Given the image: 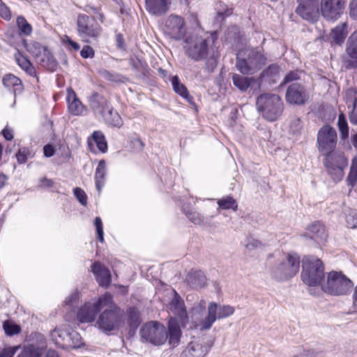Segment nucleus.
I'll return each instance as SVG.
<instances>
[{
  "label": "nucleus",
  "instance_id": "f3484780",
  "mask_svg": "<svg viewBox=\"0 0 357 357\" xmlns=\"http://www.w3.org/2000/svg\"><path fill=\"white\" fill-rule=\"evenodd\" d=\"M165 31L172 38L181 40L186 33L184 19L179 15L171 14L165 20Z\"/></svg>",
  "mask_w": 357,
  "mask_h": 357
},
{
  "label": "nucleus",
  "instance_id": "052dcab7",
  "mask_svg": "<svg viewBox=\"0 0 357 357\" xmlns=\"http://www.w3.org/2000/svg\"><path fill=\"white\" fill-rule=\"evenodd\" d=\"M80 55L84 59L93 58L94 56V50L90 46L84 45L80 52Z\"/></svg>",
  "mask_w": 357,
  "mask_h": 357
},
{
  "label": "nucleus",
  "instance_id": "cd10ccee",
  "mask_svg": "<svg viewBox=\"0 0 357 357\" xmlns=\"http://www.w3.org/2000/svg\"><path fill=\"white\" fill-rule=\"evenodd\" d=\"M309 232L310 238L319 243L325 241L328 236L325 227L319 222L310 226Z\"/></svg>",
  "mask_w": 357,
  "mask_h": 357
},
{
  "label": "nucleus",
  "instance_id": "4468645a",
  "mask_svg": "<svg viewBox=\"0 0 357 357\" xmlns=\"http://www.w3.org/2000/svg\"><path fill=\"white\" fill-rule=\"evenodd\" d=\"M310 98L309 91L306 86L299 82L290 84L285 93V100L293 105H303L308 102Z\"/></svg>",
  "mask_w": 357,
  "mask_h": 357
},
{
  "label": "nucleus",
  "instance_id": "1a4fd4ad",
  "mask_svg": "<svg viewBox=\"0 0 357 357\" xmlns=\"http://www.w3.org/2000/svg\"><path fill=\"white\" fill-rule=\"evenodd\" d=\"M324 155V163L328 174L335 182L340 181L344 175V170L348 165L344 153L335 151Z\"/></svg>",
  "mask_w": 357,
  "mask_h": 357
},
{
  "label": "nucleus",
  "instance_id": "5701e85b",
  "mask_svg": "<svg viewBox=\"0 0 357 357\" xmlns=\"http://www.w3.org/2000/svg\"><path fill=\"white\" fill-rule=\"evenodd\" d=\"M206 301L201 300L199 303L192 308L191 312V321L195 328H199L204 331V323L205 321L204 310L206 308Z\"/></svg>",
  "mask_w": 357,
  "mask_h": 357
},
{
  "label": "nucleus",
  "instance_id": "f8f14e48",
  "mask_svg": "<svg viewBox=\"0 0 357 357\" xmlns=\"http://www.w3.org/2000/svg\"><path fill=\"white\" fill-rule=\"evenodd\" d=\"M336 130L330 126H323L317 133V148L324 155L335 151L337 145Z\"/></svg>",
  "mask_w": 357,
  "mask_h": 357
},
{
  "label": "nucleus",
  "instance_id": "473e14b6",
  "mask_svg": "<svg viewBox=\"0 0 357 357\" xmlns=\"http://www.w3.org/2000/svg\"><path fill=\"white\" fill-rule=\"evenodd\" d=\"M105 122L114 127L120 128L123 126V121L119 113L114 110L111 106L102 116Z\"/></svg>",
  "mask_w": 357,
  "mask_h": 357
},
{
  "label": "nucleus",
  "instance_id": "7ed1b4c3",
  "mask_svg": "<svg viewBox=\"0 0 357 357\" xmlns=\"http://www.w3.org/2000/svg\"><path fill=\"white\" fill-rule=\"evenodd\" d=\"M103 312L99 315L96 326L105 333H109L119 329L123 323V311L113 302L103 308Z\"/></svg>",
  "mask_w": 357,
  "mask_h": 357
},
{
  "label": "nucleus",
  "instance_id": "423d86ee",
  "mask_svg": "<svg viewBox=\"0 0 357 357\" xmlns=\"http://www.w3.org/2000/svg\"><path fill=\"white\" fill-rule=\"evenodd\" d=\"M77 26L79 36L86 43L97 41L102 32V26L92 15L79 14L77 16Z\"/></svg>",
  "mask_w": 357,
  "mask_h": 357
},
{
  "label": "nucleus",
  "instance_id": "2f4dec72",
  "mask_svg": "<svg viewBox=\"0 0 357 357\" xmlns=\"http://www.w3.org/2000/svg\"><path fill=\"white\" fill-rule=\"evenodd\" d=\"M66 335L65 342H62L61 347L63 348H78L82 344V337L80 335L71 328L69 329L68 334H64Z\"/></svg>",
  "mask_w": 357,
  "mask_h": 357
},
{
  "label": "nucleus",
  "instance_id": "f03ea898",
  "mask_svg": "<svg viewBox=\"0 0 357 357\" xmlns=\"http://www.w3.org/2000/svg\"><path fill=\"white\" fill-rule=\"evenodd\" d=\"M256 106L262 117L275 121L282 115L284 104L281 97L275 93H264L257 98Z\"/></svg>",
  "mask_w": 357,
  "mask_h": 357
},
{
  "label": "nucleus",
  "instance_id": "bf43d9fd",
  "mask_svg": "<svg viewBox=\"0 0 357 357\" xmlns=\"http://www.w3.org/2000/svg\"><path fill=\"white\" fill-rule=\"evenodd\" d=\"M302 128V122L300 119L295 118L290 123V130L293 134L298 133Z\"/></svg>",
  "mask_w": 357,
  "mask_h": 357
},
{
  "label": "nucleus",
  "instance_id": "c756f323",
  "mask_svg": "<svg viewBox=\"0 0 357 357\" xmlns=\"http://www.w3.org/2000/svg\"><path fill=\"white\" fill-rule=\"evenodd\" d=\"M168 335L169 343L172 346L178 344L180 340L181 331L178 321L172 317L168 323Z\"/></svg>",
  "mask_w": 357,
  "mask_h": 357
},
{
  "label": "nucleus",
  "instance_id": "dca6fc26",
  "mask_svg": "<svg viewBox=\"0 0 357 357\" xmlns=\"http://www.w3.org/2000/svg\"><path fill=\"white\" fill-rule=\"evenodd\" d=\"M296 13L302 19L315 22L319 17V0H296Z\"/></svg>",
  "mask_w": 357,
  "mask_h": 357
},
{
  "label": "nucleus",
  "instance_id": "6e6d98bb",
  "mask_svg": "<svg viewBox=\"0 0 357 357\" xmlns=\"http://www.w3.org/2000/svg\"><path fill=\"white\" fill-rule=\"evenodd\" d=\"M94 225L96 227L97 234H98V239L102 243L104 241V237H103V227H102V220L100 217H96L94 220Z\"/></svg>",
  "mask_w": 357,
  "mask_h": 357
},
{
  "label": "nucleus",
  "instance_id": "0e129e2a",
  "mask_svg": "<svg viewBox=\"0 0 357 357\" xmlns=\"http://www.w3.org/2000/svg\"><path fill=\"white\" fill-rule=\"evenodd\" d=\"M15 351L14 347L0 348V357H13Z\"/></svg>",
  "mask_w": 357,
  "mask_h": 357
},
{
  "label": "nucleus",
  "instance_id": "c85d7f7f",
  "mask_svg": "<svg viewBox=\"0 0 357 357\" xmlns=\"http://www.w3.org/2000/svg\"><path fill=\"white\" fill-rule=\"evenodd\" d=\"M36 61L41 66L52 72L56 70L57 67L56 59L47 48L45 49V51L39 56H37Z\"/></svg>",
  "mask_w": 357,
  "mask_h": 357
},
{
  "label": "nucleus",
  "instance_id": "680f3d73",
  "mask_svg": "<svg viewBox=\"0 0 357 357\" xmlns=\"http://www.w3.org/2000/svg\"><path fill=\"white\" fill-rule=\"evenodd\" d=\"M0 15L5 20L10 19V13L6 5L0 0Z\"/></svg>",
  "mask_w": 357,
  "mask_h": 357
},
{
  "label": "nucleus",
  "instance_id": "c03bdc74",
  "mask_svg": "<svg viewBox=\"0 0 357 357\" xmlns=\"http://www.w3.org/2000/svg\"><path fill=\"white\" fill-rule=\"evenodd\" d=\"M17 25L21 34L29 36L31 33L32 27L24 17L19 16L17 18Z\"/></svg>",
  "mask_w": 357,
  "mask_h": 357
},
{
  "label": "nucleus",
  "instance_id": "49530a36",
  "mask_svg": "<svg viewBox=\"0 0 357 357\" xmlns=\"http://www.w3.org/2000/svg\"><path fill=\"white\" fill-rule=\"evenodd\" d=\"M344 99L346 103L349 107L351 105L354 107L357 105V89L351 88L345 92Z\"/></svg>",
  "mask_w": 357,
  "mask_h": 357
},
{
  "label": "nucleus",
  "instance_id": "9d476101",
  "mask_svg": "<svg viewBox=\"0 0 357 357\" xmlns=\"http://www.w3.org/2000/svg\"><path fill=\"white\" fill-rule=\"evenodd\" d=\"M112 303V295L106 293L96 301L86 303L77 312V319L82 323L95 321L98 312Z\"/></svg>",
  "mask_w": 357,
  "mask_h": 357
},
{
  "label": "nucleus",
  "instance_id": "37998d69",
  "mask_svg": "<svg viewBox=\"0 0 357 357\" xmlns=\"http://www.w3.org/2000/svg\"><path fill=\"white\" fill-rule=\"evenodd\" d=\"M338 128L341 135V137L344 139L349 136V126L344 114L341 113L338 116L337 121Z\"/></svg>",
  "mask_w": 357,
  "mask_h": 357
},
{
  "label": "nucleus",
  "instance_id": "e2e57ef3",
  "mask_svg": "<svg viewBox=\"0 0 357 357\" xmlns=\"http://www.w3.org/2000/svg\"><path fill=\"white\" fill-rule=\"evenodd\" d=\"M350 17L357 20V0H351L349 5Z\"/></svg>",
  "mask_w": 357,
  "mask_h": 357
},
{
  "label": "nucleus",
  "instance_id": "20e7f679",
  "mask_svg": "<svg viewBox=\"0 0 357 357\" xmlns=\"http://www.w3.org/2000/svg\"><path fill=\"white\" fill-rule=\"evenodd\" d=\"M324 264L322 261L314 257L307 256L303 259V271L301 278L308 286L321 284L324 278Z\"/></svg>",
  "mask_w": 357,
  "mask_h": 357
},
{
  "label": "nucleus",
  "instance_id": "a18cd8bd",
  "mask_svg": "<svg viewBox=\"0 0 357 357\" xmlns=\"http://www.w3.org/2000/svg\"><path fill=\"white\" fill-rule=\"evenodd\" d=\"M218 206L222 209H232L236 211L238 205L236 200L231 197L222 198L218 201Z\"/></svg>",
  "mask_w": 357,
  "mask_h": 357
},
{
  "label": "nucleus",
  "instance_id": "39448f33",
  "mask_svg": "<svg viewBox=\"0 0 357 357\" xmlns=\"http://www.w3.org/2000/svg\"><path fill=\"white\" fill-rule=\"evenodd\" d=\"M354 283L341 272L331 271L328 274L327 280L321 282L322 290L331 295L341 296L349 294Z\"/></svg>",
  "mask_w": 357,
  "mask_h": 357
},
{
  "label": "nucleus",
  "instance_id": "0eeeda50",
  "mask_svg": "<svg viewBox=\"0 0 357 357\" xmlns=\"http://www.w3.org/2000/svg\"><path fill=\"white\" fill-rule=\"evenodd\" d=\"M300 263V257L297 254H288L272 268L271 275L277 280L292 278L299 271Z\"/></svg>",
  "mask_w": 357,
  "mask_h": 357
},
{
  "label": "nucleus",
  "instance_id": "e433bc0d",
  "mask_svg": "<svg viewBox=\"0 0 357 357\" xmlns=\"http://www.w3.org/2000/svg\"><path fill=\"white\" fill-rule=\"evenodd\" d=\"M171 82L174 91L190 102L192 98L189 95L185 86L181 83L178 76H173L171 79Z\"/></svg>",
  "mask_w": 357,
  "mask_h": 357
},
{
  "label": "nucleus",
  "instance_id": "7c9ffc66",
  "mask_svg": "<svg viewBox=\"0 0 357 357\" xmlns=\"http://www.w3.org/2000/svg\"><path fill=\"white\" fill-rule=\"evenodd\" d=\"M188 284L192 289H199L203 287L206 282V278L204 273L201 271H191L187 277Z\"/></svg>",
  "mask_w": 357,
  "mask_h": 357
},
{
  "label": "nucleus",
  "instance_id": "c9c22d12",
  "mask_svg": "<svg viewBox=\"0 0 357 357\" xmlns=\"http://www.w3.org/2000/svg\"><path fill=\"white\" fill-rule=\"evenodd\" d=\"M106 172V162L104 160H101L96 167L95 173L96 186L98 191L100 190L104 185Z\"/></svg>",
  "mask_w": 357,
  "mask_h": 357
},
{
  "label": "nucleus",
  "instance_id": "412c9836",
  "mask_svg": "<svg viewBox=\"0 0 357 357\" xmlns=\"http://www.w3.org/2000/svg\"><path fill=\"white\" fill-rule=\"evenodd\" d=\"M171 0H145L147 11L153 15L161 16L169 9Z\"/></svg>",
  "mask_w": 357,
  "mask_h": 357
},
{
  "label": "nucleus",
  "instance_id": "58836bf2",
  "mask_svg": "<svg viewBox=\"0 0 357 357\" xmlns=\"http://www.w3.org/2000/svg\"><path fill=\"white\" fill-rule=\"evenodd\" d=\"M69 329L70 327L64 326L63 328H55L50 333L52 340L57 345L61 347L62 342H65L66 335L64 334H68Z\"/></svg>",
  "mask_w": 357,
  "mask_h": 357
},
{
  "label": "nucleus",
  "instance_id": "393cba45",
  "mask_svg": "<svg viewBox=\"0 0 357 357\" xmlns=\"http://www.w3.org/2000/svg\"><path fill=\"white\" fill-rule=\"evenodd\" d=\"M169 307L174 311V314L179 317L183 325L188 321V318L184 302L176 291H174V296L169 304Z\"/></svg>",
  "mask_w": 357,
  "mask_h": 357
},
{
  "label": "nucleus",
  "instance_id": "de8ad7c7",
  "mask_svg": "<svg viewBox=\"0 0 357 357\" xmlns=\"http://www.w3.org/2000/svg\"><path fill=\"white\" fill-rule=\"evenodd\" d=\"M183 211L189 220L191 221L195 225H201L203 223V218L200 215V214L198 212L193 210L186 211L185 208L183 209Z\"/></svg>",
  "mask_w": 357,
  "mask_h": 357
},
{
  "label": "nucleus",
  "instance_id": "774afa93",
  "mask_svg": "<svg viewBox=\"0 0 357 357\" xmlns=\"http://www.w3.org/2000/svg\"><path fill=\"white\" fill-rule=\"evenodd\" d=\"M43 152L45 156L50 158L54 154V149L52 146L47 144L43 148Z\"/></svg>",
  "mask_w": 357,
  "mask_h": 357
},
{
  "label": "nucleus",
  "instance_id": "a878e982",
  "mask_svg": "<svg viewBox=\"0 0 357 357\" xmlns=\"http://www.w3.org/2000/svg\"><path fill=\"white\" fill-rule=\"evenodd\" d=\"M280 67L276 64H271L265 68L260 75L261 82L269 84H275L280 79Z\"/></svg>",
  "mask_w": 357,
  "mask_h": 357
},
{
  "label": "nucleus",
  "instance_id": "f257e3e1",
  "mask_svg": "<svg viewBox=\"0 0 357 357\" xmlns=\"http://www.w3.org/2000/svg\"><path fill=\"white\" fill-rule=\"evenodd\" d=\"M211 38L206 39L197 35L186 38L183 46L186 55L195 61L206 60L205 68L212 72L217 66V61L213 54L211 55L209 45Z\"/></svg>",
  "mask_w": 357,
  "mask_h": 357
},
{
  "label": "nucleus",
  "instance_id": "8fccbe9b",
  "mask_svg": "<svg viewBox=\"0 0 357 357\" xmlns=\"http://www.w3.org/2000/svg\"><path fill=\"white\" fill-rule=\"evenodd\" d=\"M3 84L6 87L18 86L21 84V80L12 74H8L3 77Z\"/></svg>",
  "mask_w": 357,
  "mask_h": 357
},
{
  "label": "nucleus",
  "instance_id": "5fc2aeb1",
  "mask_svg": "<svg viewBox=\"0 0 357 357\" xmlns=\"http://www.w3.org/2000/svg\"><path fill=\"white\" fill-rule=\"evenodd\" d=\"M347 225L349 227L356 228L357 227V212L352 211L349 215L346 216Z\"/></svg>",
  "mask_w": 357,
  "mask_h": 357
},
{
  "label": "nucleus",
  "instance_id": "6ab92c4d",
  "mask_svg": "<svg viewBox=\"0 0 357 357\" xmlns=\"http://www.w3.org/2000/svg\"><path fill=\"white\" fill-rule=\"evenodd\" d=\"M212 343L192 342L181 353V357H204L210 350Z\"/></svg>",
  "mask_w": 357,
  "mask_h": 357
},
{
  "label": "nucleus",
  "instance_id": "a211bd4d",
  "mask_svg": "<svg viewBox=\"0 0 357 357\" xmlns=\"http://www.w3.org/2000/svg\"><path fill=\"white\" fill-rule=\"evenodd\" d=\"M344 63L347 68L357 67V29L351 34L347 42Z\"/></svg>",
  "mask_w": 357,
  "mask_h": 357
},
{
  "label": "nucleus",
  "instance_id": "09e8293b",
  "mask_svg": "<svg viewBox=\"0 0 357 357\" xmlns=\"http://www.w3.org/2000/svg\"><path fill=\"white\" fill-rule=\"evenodd\" d=\"M3 328L6 335L9 336L18 334L21 331V328L18 325L12 324L8 321H6L3 322Z\"/></svg>",
  "mask_w": 357,
  "mask_h": 357
},
{
  "label": "nucleus",
  "instance_id": "f704fd0d",
  "mask_svg": "<svg viewBox=\"0 0 357 357\" xmlns=\"http://www.w3.org/2000/svg\"><path fill=\"white\" fill-rule=\"evenodd\" d=\"M91 140L96 144L98 149L102 153H105L107 151V143L104 134L100 131H94L91 137L89 138V145H91Z\"/></svg>",
  "mask_w": 357,
  "mask_h": 357
},
{
  "label": "nucleus",
  "instance_id": "3c124183",
  "mask_svg": "<svg viewBox=\"0 0 357 357\" xmlns=\"http://www.w3.org/2000/svg\"><path fill=\"white\" fill-rule=\"evenodd\" d=\"M245 246L248 251H253L262 249L265 246V244L255 238H248Z\"/></svg>",
  "mask_w": 357,
  "mask_h": 357
},
{
  "label": "nucleus",
  "instance_id": "ddd939ff",
  "mask_svg": "<svg viewBox=\"0 0 357 357\" xmlns=\"http://www.w3.org/2000/svg\"><path fill=\"white\" fill-rule=\"evenodd\" d=\"M234 312V308L231 305H219L215 302H211L208 305L207 314L205 316L204 331L210 329L216 319L227 318Z\"/></svg>",
  "mask_w": 357,
  "mask_h": 357
},
{
  "label": "nucleus",
  "instance_id": "72a5a7b5",
  "mask_svg": "<svg viewBox=\"0 0 357 357\" xmlns=\"http://www.w3.org/2000/svg\"><path fill=\"white\" fill-rule=\"evenodd\" d=\"M15 60L19 66L25 71L26 73L30 76L36 77L35 68L26 56L18 53L15 54Z\"/></svg>",
  "mask_w": 357,
  "mask_h": 357
},
{
  "label": "nucleus",
  "instance_id": "13d9d810",
  "mask_svg": "<svg viewBox=\"0 0 357 357\" xmlns=\"http://www.w3.org/2000/svg\"><path fill=\"white\" fill-rule=\"evenodd\" d=\"M29 153V151L27 148L23 147L19 149L16 154V158L19 163H25L27 160V155Z\"/></svg>",
  "mask_w": 357,
  "mask_h": 357
},
{
  "label": "nucleus",
  "instance_id": "6e6552de",
  "mask_svg": "<svg viewBox=\"0 0 357 357\" xmlns=\"http://www.w3.org/2000/svg\"><path fill=\"white\" fill-rule=\"evenodd\" d=\"M266 62V57L261 50L252 49L250 50L245 58L237 57L236 68L243 75H252L260 70Z\"/></svg>",
  "mask_w": 357,
  "mask_h": 357
},
{
  "label": "nucleus",
  "instance_id": "aec40b11",
  "mask_svg": "<svg viewBox=\"0 0 357 357\" xmlns=\"http://www.w3.org/2000/svg\"><path fill=\"white\" fill-rule=\"evenodd\" d=\"M91 271L100 286L107 287L110 285L112 281L110 272L102 264L93 263L91 266Z\"/></svg>",
  "mask_w": 357,
  "mask_h": 357
},
{
  "label": "nucleus",
  "instance_id": "4c0bfd02",
  "mask_svg": "<svg viewBox=\"0 0 357 357\" xmlns=\"http://www.w3.org/2000/svg\"><path fill=\"white\" fill-rule=\"evenodd\" d=\"M253 78L243 77L241 75L234 74L232 80L234 85L241 91H245L251 84Z\"/></svg>",
  "mask_w": 357,
  "mask_h": 357
},
{
  "label": "nucleus",
  "instance_id": "69168bd1",
  "mask_svg": "<svg viewBox=\"0 0 357 357\" xmlns=\"http://www.w3.org/2000/svg\"><path fill=\"white\" fill-rule=\"evenodd\" d=\"M100 74L102 77H104L105 79H106L108 81L117 82L119 80V79H118L119 75L117 74L112 73L106 70L101 71Z\"/></svg>",
  "mask_w": 357,
  "mask_h": 357
},
{
  "label": "nucleus",
  "instance_id": "bb28decb",
  "mask_svg": "<svg viewBox=\"0 0 357 357\" xmlns=\"http://www.w3.org/2000/svg\"><path fill=\"white\" fill-rule=\"evenodd\" d=\"M348 34V24L347 22L340 23L331 30L330 38L332 43L342 45Z\"/></svg>",
  "mask_w": 357,
  "mask_h": 357
},
{
  "label": "nucleus",
  "instance_id": "b1692460",
  "mask_svg": "<svg viewBox=\"0 0 357 357\" xmlns=\"http://www.w3.org/2000/svg\"><path fill=\"white\" fill-rule=\"evenodd\" d=\"M69 112L75 116L82 115L85 112V107L77 97L76 93L72 89L68 91L66 98Z\"/></svg>",
  "mask_w": 357,
  "mask_h": 357
},
{
  "label": "nucleus",
  "instance_id": "603ef678",
  "mask_svg": "<svg viewBox=\"0 0 357 357\" xmlns=\"http://www.w3.org/2000/svg\"><path fill=\"white\" fill-rule=\"evenodd\" d=\"M41 353L39 349L33 346L25 348L17 357H40Z\"/></svg>",
  "mask_w": 357,
  "mask_h": 357
},
{
  "label": "nucleus",
  "instance_id": "2eb2a0df",
  "mask_svg": "<svg viewBox=\"0 0 357 357\" xmlns=\"http://www.w3.org/2000/svg\"><path fill=\"white\" fill-rule=\"evenodd\" d=\"M347 0H321L320 10L326 20L335 21L344 13Z\"/></svg>",
  "mask_w": 357,
  "mask_h": 357
},
{
  "label": "nucleus",
  "instance_id": "79ce46f5",
  "mask_svg": "<svg viewBox=\"0 0 357 357\" xmlns=\"http://www.w3.org/2000/svg\"><path fill=\"white\" fill-rule=\"evenodd\" d=\"M128 322L131 328L136 329L138 327L139 324V312L135 307L130 308Z\"/></svg>",
  "mask_w": 357,
  "mask_h": 357
},
{
  "label": "nucleus",
  "instance_id": "a19ab883",
  "mask_svg": "<svg viewBox=\"0 0 357 357\" xmlns=\"http://www.w3.org/2000/svg\"><path fill=\"white\" fill-rule=\"evenodd\" d=\"M24 46L27 52H29L34 56L36 61L37 60V56H39L46 48L45 47L36 42L25 43Z\"/></svg>",
  "mask_w": 357,
  "mask_h": 357
},
{
  "label": "nucleus",
  "instance_id": "ea45409f",
  "mask_svg": "<svg viewBox=\"0 0 357 357\" xmlns=\"http://www.w3.org/2000/svg\"><path fill=\"white\" fill-rule=\"evenodd\" d=\"M304 75L303 71L296 70L289 72L284 77L283 80L280 83V86H282L289 83H294V82L298 81L301 79V77Z\"/></svg>",
  "mask_w": 357,
  "mask_h": 357
},
{
  "label": "nucleus",
  "instance_id": "864d4df0",
  "mask_svg": "<svg viewBox=\"0 0 357 357\" xmlns=\"http://www.w3.org/2000/svg\"><path fill=\"white\" fill-rule=\"evenodd\" d=\"M79 300V293L76 290L67 297L64 301L65 305L69 307H76Z\"/></svg>",
  "mask_w": 357,
  "mask_h": 357
},
{
  "label": "nucleus",
  "instance_id": "9b49d317",
  "mask_svg": "<svg viewBox=\"0 0 357 357\" xmlns=\"http://www.w3.org/2000/svg\"><path fill=\"white\" fill-rule=\"evenodd\" d=\"M140 335L142 339L155 345L164 344L168 337L165 327L154 321L145 324L140 329Z\"/></svg>",
  "mask_w": 357,
  "mask_h": 357
},
{
  "label": "nucleus",
  "instance_id": "338daca9",
  "mask_svg": "<svg viewBox=\"0 0 357 357\" xmlns=\"http://www.w3.org/2000/svg\"><path fill=\"white\" fill-rule=\"evenodd\" d=\"M347 181L349 185L354 187L357 182V172L350 169Z\"/></svg>",
  "mask_w": 357,
  "mask_h": 357
},
{
  "label": "nucleus",
  "instance_id": "4d7b16f0",
  "mask_svg": "<svg viewBox=\"0 0 357 357\" xmlns=\"http://www.w3.org/2000/svg\"><path fill=\"white\" fill-rule=\"evenodd\" d=\"M73 192L80 204L85 206L87 203V197L84 191L79 188H75L73 190Z\"/></svg>",
  "mask_w": 357,
  "mask_h": 357
},
{
  "label": "nucleus",
  "instance_id": "4be33fe9",
  "mask_svg": "<svg viewBox=\"0 0 357 357\" xmlns=\"http://www.w3.org/2000/svg\"><path fill=\"white\" fill-rule=\"evenodd\" d=\"M89 102L93 111L100 116L112 106L105 97L96 92L90 96Z\"/></svg>",
  "mask_w": 357,
  "mask_h": 357
}]
</instances>
